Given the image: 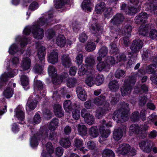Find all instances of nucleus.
I'll list each match as a JSON object with an SVG mask.
<instances>
[{
  "instance_id": "nucleus-42",
  "label": "nucleus",
  "mask_w": 157,
  "mask_h": 157,
  "mask_svg": "<svg viewBox=\"0 0 157 157\" xmlns=\"http://www.w3.org/2000/svg\"><path fill=\"white\" fill-rule=\"evenodd\" d=\"M39 64H36L33 68V70L35 73H39L40 74L42 73L43 71V68L44 64H42L41 62H40L39 61Z\"/></svg>"
},
{
  "instance_id": "nucleus-31",
  "label": "nucleus",
  "mask_w": 157,
  "mask_h": 157,
  "mask_svg": "<svg viewBox=\"0 0 157 157\" xmlns=\"http://www.w3.org/2000/svg\"><path fill=\"white\" fill-rule=\"evenodd\" d=\"M105 5L104 2H101L98 4L96 6L95 11L97 14L101 13L104 10Z\"/></svg>"
},
{
  "instance_id": "nucleus-30",
  "label": "nucleus",
  "mask_w": 157,
  "mask_h": 157,
  "mask_svg": "<svg viewBox=\"0 0 157 157\" xmlns=\"http://www.w3.org/2000/svg\"><path fill=\"white\" fill-rule=\"evenodd\" d=\"M76 126L77 127L79 134L82 136L85 135L87 133V129L85 125L78 124Z\"/></svg>"
},
{
  "instance_id": "nucleus-48",
  "label": "nucleus",
  "mask_w": 157,
  "mask_h": 157,
  "mask_svg": "<svg viewBox=\"0 0 157 157\" xmlns=\"http://www.w3.org/2000/svg\"><path fill=\"white\" fill-rule=\"evenodd\" d=\"M104 78L102 75H98L95 78V84L97 86L101 85L103 82Z\"/></svg>"
},
{
  "instance_id": "nucleus-63",
  "label": "nucleus",
  "mask_w": 157,
  "mask_h": 157,
  "mask_svg": "<svg viewBox=\"0 0 157 157\" xmlns=\"http://www.w3.org/2000/svg\"><path fill=\"white\" fill-rule=\"evenodd\" d=\"M136 87L138 89L139 92L141 94L144 92H146L148 90L147 86L145 84H143L140 87L137 86Z\"/></svg>"
},
{
  "instance_id": "nucleus-5",
  "label": "nucleus",
  "mask_w": 157,
  "mask_h": 157,
  "mask_svg": "<svg viewBox=\"0 0 157 157\" xmlns=\"http://www.w3.org/2000/svg\"><path fill=\"white\" fill-rule=\"evenodd\" d=\"M139 145L140 149L147 153L150 152L153 146V143L150 140H143L139 143Z\"/></svg>"
},
{
  "instance_id": "nucleus-40",
  "label": "nucleus",
  "mask_w": 157,
  "mask_h": 157,
  "mask_svg": "<svg viewBox=\"0 0 157 157\" xmlns=\"http://www.w3.org/2000/svg\"><path fill=\"white\" fill-rule=\"evenodd\" d=\"M117 95H113L110 94L109 96V101H110L111 104L112 105H116L119 101V98Z\"/></svg>"
},
{
  "instance_id": "nucleus-10",
  "label": "nucleus",
  "mask_w": 157,
  "mask_h": 157,
  "mask_svg": "<svg viewBox=\"0 0 157 157\" xmlns=\"http://www.w3.org/2000/svg\"><path fill=\"white\" fill-rule=\"evenodd\" d=\"M148 15L145 12H141L138 14L135 17V22L137 24H142L146 22Z\"/></svg>"
},
{
  "instance_id": "nucleus-39",
  "label": "nucleus",
  "mask_w": 157,
  "mask_h": 157,
  "mask_svg": "<svg viewBox=\"0 0 157 157\" xmlns=\"http://www.w3.org/2000/svg\"><path fill=\"white\" fill-rule=\"evenodd\" d=\"M16 116L18 119L22 121L24 119V113L23 111L20 109V107H17L15 110Z\"/></svg>"
},
{
  "instance_id": "nucleus-46",
  "label": "nucleus",
  "mask_w": 157,
  "mask_h": 157,
  "mask_svg": "<svg viewBox=\"0 0 157 157\" xmlns=\"http://www.w3.org/2000/svg\"><path fill=\"white\" fill-rule=\"evenodd\" d=\"M140 7H138V9L133 6L128 7L126 11L128 12V14L133 15L138 12Z\"/></svg>"
},
{
  "instance_id": "nucleus-32",
  "label": "nucleus",
  "mask_w": 157,
  "mask_h": 157,
  "mask_svg": "<svg viewBox=\"0 0 157 157\" xmlns=\"http://www.w3.org/2000/svg\"><path fill=\"white\" fill-rule=\"evenodd\" d=\"M52 80V82L55 85H58L60 84L63 81L64 78H66V77L63 75H56L55 77H53Z\"/></svg>"
},
{
  "instance_id": "nucleus-37",
  "label": "nucleus",
  "mask_w": 157,
  "mask_h": 157,
  "mask_svg": "<svg viewBox=\"0 0 157 157\" xmlns=\"http://www.w3.org/2000/svg\"><path fill=\"white\" fill-rule=\"evenodd\" d=\"M59 124V120L57 118H54L50 122L48 129L50 130H54L57 127Z\"/></svg>"
},
{
  "instance_id": "nucleus-58",
  "label": "nucleus",
  "mask_w": 157,
  "mask_h": 157,
  "mask_svg": "<svg viewBox=\"0 0 157 157\" xmlns=\"http://www.w3.org/2000/svg\"><path fill=\"white\" fill-rule=\"evenodd\" d=\"M106 113L102 108L99 107L96 110V116L98 119H100Z\"/></svg>"
},
{
  "instance_id": "nucleus-60",
  "label": "nucleus",
  "mask_w": 157,
  "mask_h": 157,
  "mask_svg": "<svg viewBox=\"0 0 157 157\" xmlns=\"http://www.w3.org/2000/svg\"><path fill=\"white\" fill-rule=\"evenodd\" d=\"M110 46L111 48L110 52L111 53H116L118 52V48L117 47L115 41L111 43L110 44Z\"/></svg>"
},
{
  "instance_id": "nucleus-50",
  "label": "nucleus",
  "mask_w": 157,
  "mask_h": 157,
  "mask_svg": "<svg viewBox=\"0 0 157 157\" xmlns=\"http://www.w3.org/2000/svg\"><path fill=\"white\" fill-rule=\"evenodd\" d=\"M89 69L88 67L86 65H82L81 67L79 68L78 71V73L80 76H82L86 74L87 71Z\"/></svg>"
},
{
  "instance_id": "nucleus-15",
  "label": "nucleus",
  "mask_w": 157,
  "mask_h": 157,
  "mask_svg": "<svg viewBox=\"0 0 157 157\" xmlns=\"http://www.w3.org/2000/svg\"><path fill=\"white\" fill-rule=\"evenodd\" d=\"M43 131V129H40L39 133L38 134L37 133L36 135H35L31 138L30 140V144L32 147H34L38 145V140L40 138H42L41 133H42Z\"/></svg>"
},
{
  "instance_id": "nucleus-33",
  "label": "nucleus",
  "mask_w": 157,
  "mask_h": 157,
  "mask_svg": "<svg viewBox=\"0 0 157 157\" xmlns=\"http://www.w3.org/2000/svg\"><path fill=\"white\" fill-rule=\"evenodd\" d=\"M60 145L63 147L67 148L71 145V143L69 139L67 138H62L59 141Z\"/></svg>"
},
{
  "instance_id": "nucleus-56",
  "label": "nucleus",
  "mask_w": 157,
  "mask_h": 157,
  "mask_svg": "<svg viewBox=\"0 0 157 157\" xmlns=\"http://www.w3.org/2000/svg\"><path fill=\"white\" fill-rule=\"evenodd\" d=\"M125 73V71L124 70L118 69H117L115 73V76L116 78H120L121 77H124Z\"/></svg>"
},
{
  "instance_id": "nucleus-44",
  "label": "nucleus",
  "mask_w": 157,
  "mask_h": 157,
  "mask_svg": "<svg viewBox=\"0 0 157 157\" xmlns=\"http://www.w3.org/2000/svg\"><path fill=\"white\" fill-rule=\"evenodd\" d=\"M102 155L103 157H114L115 154L111 150L106 149L103 151Z\"/></svg>"
},
{
  "instance_id": "nucleus-21",
  "label": "nucleus",
  "mask_w": 157,
  "mask_h": 157,
  "mask_svg": "<svg viewBox=\"0 0 157 157\" xmlns=\"http://www.w3.org/2000/svg\"><path fill=\"white\" fill-rule=\"evenodd\" d=\"M117 30L119 32L118 33V35H120L121 33H122L124 34L125 36L128 37H129L131 35L132 28L131 26L127 24L124 27V33H123L122 31H121V29L120 28H118L117 29Z\"/></svg>"
},
{
  "instance_id": "nucleus-9",
  "label": "nucleus",
  "mask_w": 157,
  "mask_h": 157,
  "mask_svg": "<svg viewBox=\"0 0 157 157\" xmlns=\"http://www.w3.org/2000/svg\"><path fill=\"white\" fill-rule=\"evenodd\" d=\"M130 146L127 144H123L120 145L117 152L123 155H128L130 152Z\"/></svg>"
},
{
  "instance_id": "nucleus-19",
  "label": "nucleus",
  "mask_w": 157,
  "mask_h": 157,
  "mask_svg": "<svg viewBox=\"0 0 157 157\" xmlns=\"http://www.w3.org/2000/svg\"><path fill=\"white\" fill-rule=\"evenodd\" d=\"M54 112L55 115L58 117H61L64 116L63 112L61 105L55 104L54 106Z\"/></svg>"
},
{
  "instance_id": "nucleus-61",
  "label": "nucleus",
  "mask_w": 157,
  "mask_h": 157,
  "mask_svg": "<svg viewBox=\"0 0 157 157\" xmlns=\"http://www.w3.org/2000/svg\"><path fill=\"white\" fill-rule=\"evenodd\" d=\"M147 100V98L145 96H141L139 97V104L141 106H144L146 103Z\"/></svg>"
},
{
  "instance_id": "nucleus-25",
  "label": "nucleus",
  "mask_w": 157,
  "mask_h": 157,
  "mask_svg": "<svg viewBox=\"0 0 157 157\" xmlns=\"http://www.w3.org/2000/svg\"><path fill=\"white\" fill-rule=\"evenodd\" d=\"M56 44L60 47H63L66 43V39L63 35H59L56 38Z\"/></svg>"
},
{
  "instance_id": "nucleus-49",
  "label": "nucleus",
  "mask_w": 157,
  "mask_h": 157,
  "mask_svg": "<svg viewBox=\"0 0 157 157\" xmlns=\"http://www.w3.org/2000/svg\"><path fill=\"white\" fill-rule=\"evenodd\" d=\"M78 83L77 79L75 78H71L68 79L67 84L68 87L70 88L74 87Z\"/></svg>"
},
{
  "instance_id": "nucleus-18",
  "label": "nucleus",
  "mask_w": 157,
  "mask_h": 157,
  "mask_svg": "<svg viewBox=\"0 0 157 157\" xmlns=\"http://www.w3.org/2000/svg\"><path fill=\"white\" fill-rule=\"evenodd\" d=\"M74 106L72 102L70 100H67L64 101L63 103L64 109L66 112H70L76 107V104H74Z\"/></svg>"
},
{
  "instance_id": "nucleus-59",
  "label": "nucleus",
  "mask_w": 157,
  "mask_h": 157,
  "mask_svg": "<svg viewBox=\"0 0 157 157\" xmlns=\"http://www.w3.org/2000/svg\"><path fill=\"white\" fill-rule=\"evenodd\" d=\"M83 56L82 53H78L76 57V62L78 65H81L83 61Z\"/></svg>"
},
{
  "instance_id": "nucleus-35",
  "label": "nucleus",
  "mask_w": 157,
  "mask_h": 157,
  "mask_svg": "<svg viewBox=\"0 0 157 157\" xmlns=\"http://www.w3.org/2000/svg\"><path fill=\"white\" fill-rule=\"evenodd\" d=\"M91 4V0H84L82 3V7L83 10L90 11L91 10L90 6Z\"/></svg>"
},
{
  "instance_id": "nucleus-53",
  "label": "nucleus",
  "mask_w": 157,
  "mask_h": 157,
  "mask_svg": "<svg viewBox=\"0 0 157 157\" xmlns=\"http://www.w3.org/2000/svg\"><path fill=\"white\" fill-rule=\"evenodd\" d=\"M48 73L49 75L52 77H54L56 76L57 74L56 70L55 67L52 66H49L48 67Z\"/></svg>"
},
{
  "instance_id": "nucleus-12",
  "label": "nucleus",
  "mask_w": 157,
  "mask_h": 157,
  "mask_svg": "<svg viewBox=\"0 0 157 157\" xmlns=\"http://www.w3.org/2000/svg\"><path fill=\"white\" fill-rule=\"evenodd\" d=\"M90 29L93 34L97 37L100 36L102 34V31L98 23H95L92 24L90 27Z\"/></svg>"
},
{
  "instance_id": "nucleus-7",
  "label": "nucleus",
  "mask_w": 157,
  "mask_h": 157,
  "mask_svg": "<svg viewBox=\"0 0 157 157\" xmlns=\"http://www.w3.org/2000/svg\"><path fill=\"white\" fill-rule=\"evenodd\" d=\"M143 45V41L140 40H135L132 42L130 48L132 53H136L139 52Z\"/></svg>"
},
{
  "instance_id": "nucleus-2",
  "label": "nucleus",
  "mask_w": 157,
  "mask_h": 157,
  "mask_svg": "<svg viewBox=\"0 0 157 157\" xmlns=\"http://www.w3.org/2000/svg\"><path fill=\"white\" fill-rule=\"evenodd\" d=\"M121 108L115 111L113 115V118L117 121L124 122L127 119L128 116V113L129 110V104L124 102L120 104Z\"/></svg>"
},
{
  "instance_id": "nucleus-28",
  "label": "nucleus",
  "mask_w": 157,
  "mask_h": 157,
  "mask_svg": "<svg viewBox=\"0 0 157 157\" xmlns=\"http://www.w3.org/2000/svg\"><path fill=\"white\" fill-rule=\"evenodd\" d=\"M31 60L28 58H24L21 66L24 70H27L29 69L31 65Z\"/></svg>"
},
{
  "instance_id": "nucleus-29",
  "label": "nucleus",
  "mask_w": 157,
  "mask_h": 157,
  "mask_svg": "<svg viewBox=\"0 0 157 157\" xmlns=\"http://www.w3.org/2000/svg\"><path fill=\"white\" fill-rule=\"evenodd\" d=\"M14 76V75L12 72L6 73L5 72L3 74L1 78V81H0V87L2 85L3 82H6L7 81V78H11Z\"/></svg>"
},
{
  "instance_id": "nucleus-57",
  "label": "nucleus",
  "mask_w": 157,
  "mask_h": 157,
  "mask_svg": "<svg viewBox=\"0 0 157 157\" xmlns=\"http://www.w3.org/2000/svg\"><path fill=\"white\" fill-rule=\"evenodd\" d=\"M34 87L35 89L41 90L43 89V85L42 82L40 81L35 80Z\"/></svg>"
},
{
  "instance_id": "nucleus-1",
  "label": "nucleus",
  "mask_w": 157,
  "mask_h": 157,
  "mask_svg": "<svg viewBox=\"0 0 157 157\" xmlns=\"http://www.w3.org/2000/svg\"><path fill=\"white\" fill-rule=\"evenodd\" d=\"M48 17L49 18H48V20L43 18H40L32 28V33L35 38L41 39L44 36V31L42 29L40 28V26L45 25V26H47L51 25L52 24L51 22L52 21L51 18L53 17V15L52 13L48 15Z\"/></svg>"
},
{
  "instance_id": "nucleus-26",
  "label": "nucleus",
  "mask_w": 157,
  "mask_h": 157,
  "mask_svg": "<svg viewBox=\"0 0 157 157\" xmlns=\"http://www.w3.org/2000/svg\"><path fill=\"white\" fill-rule=\"evenodd\" d=\"M149 28H150V26L148 24L141 25L139 27L138 32L139 34L145 36L147 33Z\"/></svg>"
},
{
  "instance_id": "nucleus-36",
  "label": "nucleus",
  "mask_w": 157,
  "mask_h": 157,
  "mask_svg": "<svg viewBox=\"0 0 157 157\" xmlns=\"http://www.w3.org/2000/svg\"><path fill=\"white\" fill-rule=\"evenodd\" d=\"M136 82V78L135 76L129 77L127 79H125L124 82V83L127 84L128 86H132V87Z\"/></svg>"
},
{
  "instance_id": "nucleus-6",
  "label": "nucleus",
  "mask_w": 157,
  "mask_h": 157,
  "mask_svg": "<svg viewBox=\"0 0 157 157\" xmlns=\"http://www.w3.org/2000/svg\"><path fill=\"white\" fill-rule=\"evenodd\" d=\"M36 46L37 50V55L39 58L40 62L42 64H44V57L46 54L45 48L41 46L39 43L36 44Z\"/></svg>"
},
{
  "instance_id": "nucleus-8",
  "label": "nucleus",
  "mask_w": 157,
  "mask_h": 157,
  "mask_svg": "<svg viewBox=\"0 0 157 157\" xmlns=\"http://www.w3.org/2000/svg\"><path fill=\"white\" fill-rule=\"evenodd\" d=\"M43 129V131L42 133H41V135L42 137V138H46L47 137L49 139L52 140L56 138L57 136V133L55 131L51 130L50 131L49 134H48V132L49 131L48 129L41 128Z\"/></svg>"
},
{
  "instance_id": "nucleus-54",
  "label": "nucleus",
  "mask_w": 157,
  "mask_h": 157,
  "mask_svg": "<svg viewBox=\"0 0 157 157\" xmlns=\"http://www.w3.org/2000/svg\"><path fill=\"white\" fill-rule=\"evenodd\" d=\"M67 0H58L55 4L56 8L60 9L63 6L67 3Z\"/></svg>"
},
{
  "instance_id": "nucleus-24",
  "label": "nucleus",
  "mask_w": 157,
  "mask_h": 157,
  "mask_svg": "<svg viewBox=\"0 0 157 157\" xmlns=\"http://www.w3.org/2000/svg\"><path fill=\"white\" fill-rule=\"evenodd\" d=\"M61 60L63 65L65 67H69L71 64V59L68 55H63L61 57Z\"/></svg>"
},
{
  "instance_id": "nucleus-16",
  "label": "nucleus",
  "mask_w": 157,
  "mask_h": 157,
  "mask_svg": "<svg viewBox=\"0 0 157 157\" xmlns=\"http://www.w3.org/2000/svg\"><path fill=\"white\" fill-rule=\"evenodd\" d=\"M99 130L101 136L100 137V139L103 140H105L109 136L110 133V131L109 129H106L104 125L100 126Z\"/></svg>"
},
{
  "instance_id": "nucleus-23",
  "label": "nucleus",
  "mask_w": 157,
  "mask_h": 157,
  "mask_svg": "<svg viewBox=\"0 0 157 157\" xmlns=\"http://www.w3.org/2000/svg\"><path fill=\"white\" fill-rule=\"evenodd\" d=\"M122 130L120 128L115 129L113 134V139L117 141L120 140L122 137Z\"/></svg>"
},
{
  "instance_id": "nucleus-14",
  "label": "nucleus",
  "mask_w": 157,
  "mask_h": 157,
  "mask_svg": "<svg viewBox=\"0 0 157 157\" xmlns=\"http://www.w3.org/2000/svg\"><path fill=\"white\" fill-rule=\"evenodd\" d=\"M86 65L87 66L89 69H92L95 64V60L93 56H90L85 59Z\"/></svg>"
},
{
  "instance_id": "nucleus-47",
  "label": "nucleus",
  "mask_w": 157,
  "mask_h": 157,
  "mask_svg": "<svg viewBox=\"0 0 157 157\" xmlns=\"http://www.w3.org/2000/svg\"><path fill=\"white\" fill-rule=\"evenodd\" d=\"M89 133L90 135L93 137H95L98 135V131L96 127H93L89 130Z\"/></svg>"
},
{
  "instance_id": "nucleus-17",
  "label": "nucleus",
  "mask_w": 157,
  "mask_h": 157,
  "mask_svg": "<svg viewBox=\"0 0 157 157\" xmlns=\"http://www.w3.org/2000/svg\"><path fill=\"white\" fill-rule=\"evenodd\" d=\"M58 53L57 50H53L48 57V61L52 63H56L58 61Z\"/></svg>"
},
{
  "instance_id": "nucleus-62",
  "label": "nucleus",
  "mask_w": 157,
  "mask_h": 157,
  "mask_svg": "<svg viewBox=\"0 0 157 157\" xmlns=\"http://www.w3.org/2000/svg\"><path fill=\"white\" fill-rule=\"evenodd\" d=\"M18 50L17 46L16 44H13L11 45L9 50V53L12 55H13Z\"/></svg>"
},
{
  "instance_id": "nucleus-11",
  "label": "nucleus",
  "mask_w": 157,
  "mask_h": 157,
  "mask_svg": "<svg viewBox=\"0 0 157 157\" xmlns=\"http://www.w3.org/2000/svg\"><path fill=\"white\" fill-rule=\"evenodd\" d=\"M102 58L101 57L98 56L97 58L96 68L98 71H101L108 68L109 66L105 62L102 61Z\"/></svg>"
},
{
  "instance_id": "nucleus-52",
  "label": "nucleus",
  "mask_w": 157,
  "mask_h": 157,
  "mask_svg": "<svg viewBox=\"0 0 157 157\" xmlns=\"http://www.w3.org/2000/svg\"><path fill=\"white\" fill-rule=\"evenodd\" d=\"M20 80L22 85L23 86H26L29 84V80L28 77L25 75H21Z\"/></svg>"
},
{
  "instance_id": "nucleus-51",
  "label": "nucleus",
  "mask_w": 157,
  "mask_h": 157,
  "mask_svg": "<svg viewBox=\"0 0 157 157\" xmlns=\"http://www.w3.org/2000/svg\"><path fill=\"white\" fill-rule=\"evenodd\" d=\"M156 67V65L155 64H151L146 67V71L149 74L154 73H155V69Z\"/></svg>"
},
{
  "instance_id": "nucleus-4",
  "label": "nucleus",
  "mask_w": 157,
  "mask_h": 157,
  "mask_svg": "<svg viewBox=\"0 0 157 157\" xmlns=\"http://www.w3.org/2000/svg\"><path fill=\"white\" fill-rule=\"evenodd\" d=\"M81 116L84 118L85 122L89 125L94 123L95 118L93 115L91 114L87 110L83 109L81 111Z\"/></svg>"
},
{
  "instance_id": "nucleus-34",
  "label": "nucleus",
  "mask_w": 157,
  "mask_h": 157,
  "mask_svg": "<svg viewBox=\"0 0 157 157\" xmlns=\"http://www.w3.org/2000/svg\"><path fill=\"white\" fill-rule=\"evenodd\" d=\"M13 90L9 87L5 89L3 92L4 96L7 98H9L12 97L13 94Z\"/></svg>"
},
{
  "instance_id": "nucleus-45",
  "label": "nucleus",
  "mask_w": 157,
  "mask_h": 157,
  "mask_svg": "<svg viewBox=\"0 0 157 157\" xmlns=\"http://www.w3.org/2000/svg\"><path fill=\"white\" fill-rule=\"evenodd\" d=\"M108 52L107 48L105 46H103L99 50L98 54L99 55V56L101 58L104 57L105 56Z\"/></svg>"
},
{
  "instance_id": "nucleus-38",
  "label": "nucleus",
  "mask_w": 157,
  "mask_h": 157,
  "mask_svg": "<svg viewBox=\"0 0 157 157\" xmlns=\"http://www.w3.org/2000/svg\"><path fill=\"white\" fill-rule=\"evenodd\" d=\"M105 97L103 95H100L95 98L94 103L98 106L101 105L105 102Z\"/></svg>"
},
{
  "instance_id": "nucleus-55",
  "label": "nucleus",
  "mask_w": 157,
  "mask_h": 157,
  "mask_svg": "<svg viewBox=\"0 0 157 157\" xmlns=\"http://www.w3.org/2000/svg\"><path fill=\"white\" fill-rule=\"evenodd\" d=\"M74 146L77 148H79L83 145L82 140L80 139L76 138L74 141Z\"/></svg>"
},
{
  "instance_id": "nucleus-20",
  "label": "nucleus",
  "mask_w": 157,
  "mask_h": 157,
  "mask_svg": "<svg viewBox=\"0 0 157 157\" xmlns=\"http://www.w3.org/2000/svg\"><path fill=\"white\" fill-rule=\"evenodd\" d=\"M120 86L118 81L116 80L110 81L108 84L109 88L111 91L113 92L117 91L119 89Z\"/></svg>"
},
{
  "instance_id": "nucleus-13",
  "label": "nucleus",
  "mask_w": 157,
  "mask_h": 157,
  "mask_svg": "<svg viewBox=\"0 0 157 157\" xmlns=\"http://www.w3.org/2000/svg\"><path fill=\"white\" fill-rule=\"evenodd\" d=\"M76 91L78 98L82 101H85L87 99V96L85 90L81 86H77Z\"/></svg>"
},
{
  "instance_id": "nucleus-22",
  "label": "nucleus",
  "mask_w": 157,
  "mask_h": 157,
  "mask_svg": "<svg viewBox=\"0 0 157 157\" xmlns=\"http://www.w3.org/2000/svg\"><path fill=\"white\" fill-rule=\"evenodd\" d=\"M132 90V87L131 86H128L124 83L123 86L121 88L122 95L123 96H125L130 94Z\"/></svg>"
},
{
  "instance_id": "nucleus-27",
  "label": "nucleus",
  "mask_w": 157,
  "mask_h": 157,
  "mask_svg": "<svg viewBox=\"0 0 157 157\" xmlns=\"http://www.w3.org/2000/svg\"><path fill=\"white\" fill-rule=\"evenodd\" d=\"M32 98L31 97H30L29 98L27 104L26 110L29 109L33 110L36 107V103L32 99Z\"/></svg>"
},
{
  "instance_id": "nucleus-43",
  "label": "nucleus",
  "mask_w": 157,
  "mask_h": 157,
  "mask_svg": "<svg viewBox=\"0 0 157 157\" xmlns=\"http://www.w3.org/2000/svg\"><path fill=\"white\" fill-rule=\"evenodd\" d=\"M140 129V128L137 124H132L129 127V132L130 135L136 134Z\"/></svg>"
},
{
  "instance_id": "nucleus-64",
  "label": "nucleus",
  "mask_w": 157,
  "mask_h": 157,
  "mask_svg": "<svg viewBox=\"0 0 157 157\" xmlns=\"http://www.w3.org/2000/svg\"><path fill=\"white\" fill-rule=\"evenodd\" d=\"M17 40H20V45L21 48L24 47L27 44V39L26 38H21L20 36L18 37Z\"/></svg>"
},
{
  "instance_id": "nucleus-41",
  "label": "nucleus",
  "mask_w": 157,
  "mask_h": 157,
  "mask_svg": "<svg viewBox=\"0 0 157 157\" xmlns=\"http://www.w3.org/2000/svg\"><path fill=\"white\" fill-rule=\"evenodd\" d=\"M96 47L95 43L92 42H89L85 45V49L88 52H92L94 51Z\"/></svg>"
},
{
  "instance_id": "nucleus-3",
  "label": "nucleus",
  "mask_w": 157,
  "mask_h": 157,
  "mask_svg": "<svg viewBox=\"0 0 157 157\" xmlns=\"http://www.w3.org/2000/svg\"><path fill=\"white\" fill-rule=\"evenodd\" d=\"M125 19L124 15L121 13H117L114 15L110 20V28L111 30L114 29L117 31L116 28H118L119 26L121 24Z\"/></svg>"
}]
</instances>
